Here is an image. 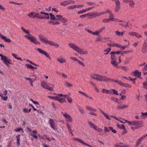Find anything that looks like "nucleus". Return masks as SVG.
<instances>
[{
    "instance_id": "nucleus-43",
    "label": "nucleus",
    "mask_w": 147,
    "mask_h": 147,
    "mask_svg": "<svg viewBox=\"0 0 147 147\" xmlns=\"http://www.w3.org/2000/svg\"><path fill=\"white\" fill-rule=\"evenodd\" d=\"M47 97L49 98H50L51 99L54 100H56V96H47Z\"/></svg>"
},
{
    "instance_id": "nucleus-14",
    "label": "nucleus",
    "mask_w": 147,
    "mask_h": 147,
    "mask_svg": "<svg viewBox=\"0 0 147 147\" xmlns=\"http://www.w3.org/2000/svg\"><path fill=\"white\" fill-rule=\"evenodd\" d=\"M51 127L53 129H55V122L53 119H51L49 121Z\"/></svg>"
},
{
    "instance_id": "nucleus-18",
    "label": "nucleus",
    "mask_w": 147,
    "mask_h": 147,
    "mask_svg": "<svg viewBox=\"0 0 147 147\" xmlns=\"http://www.w3.org/2000/svg\"><path fill=\"white\" fill-rule=\"evenodd\" d=\"M20 134H18L16 136V138H17V144L18 146H19L20 144Z\"/></svg>"
},
{
    "instance_id": "nucleus-54",
    "label": "nucleus",
    "mask_w": 147,
    "mask_h": 147,
    "mask_svg": "<svg viewBox=\"0 0 147 147\" xmlns=\"http://www.w3.org/2000/svg\"><path fill=\"white\" fill-rule=\"evenodd\" d=\"M26 61L27 62H29V63H30L31 64H32L33 65H34V66H38V65L36 64L35 63H33L31 61L28 60H26Z\"/></svg>"
},
{
    "instance_id": "nucleus-17",
    "label": "nucleus",
    "mask_w": 147,
    "mask_h": 147,
    "mask_svg": "<svg viewBox=\"0 0 147 147\" xmlns=\"http://www.w3.org/2000/svg\"><path fill=\"white\" fill-rule=\"evenodd\" d=\"M106 81L105 82H115L118 83L119 81H118L117 80H113L112 79H111L109 78H108L106 76Z\"/></svg>"
},
{
    "instance_id": "nucleus-42",
    "label": "nucleus",
    "mask_w": 147,
    "mask_h": 147,
    "mask_svg": "<svg viewBox=\"0 0 147 147\" xmlns=\"http://www.w3.org/2000/svg\"><path fill=\"white\" fill-rule=\"evenodd\" d=\"M143 85L144 86L143 88L145 89H147V78H146V82L143 83Z\"/></svg>"
},
{
    "instance_id": "nucleus-41",
    "label": "nucleus",
    "mask_w": 147,
    "mask_h": 147,
    "mask_svg": "<svg viewBox=\"0 0 147 147\" xmlns=\"http://www.w3.org/2000/svg\"><path fill=\"white\" fill-rule=\"evenodd\" d=\"M76 8V5H71L68 7V9H75Z\"/></svg>"
},
{
    "instance_id": "nucleus-58",
    "label": "nucleus",
    "mask_w": 147,
    "mask_h": 147,
    "mask_svg": "<svg viewBox=\"0 0 147 147\" xmlns=\"http://www.w3.org/2000/svg\"><path fill=\"white\" fill-rule=\"evenodd\" d=\"M90 84L92 85L95 88H96V84L95 83H93L91 81H90Z\"/></svg>"
},
{
    "instance_id": "nucleus-30",
    "label": "nucleus",
    "mask_w": 147,
    "mask_h": 147,
    "mask_svg": "<svg viewBox=\"0 0 147 147\" xmlns=\"http://www.w3.org/2000/svg\"><path fill=\"white\" fill-rule=\"evenodd\" d=\"M74 140L78 142H80L81 143L84 144H85V143L82 140L79 138H75L74 139Z\"/></svg>"
},
{
    "instance_id": "nucleus-60",
    "label": "nucleus",
    "mask_w": 147,
    "mask_h": 147,
    "mask_svg": "<svg viewBox=\"0 0 147 147\" xmlns=\"http://www.w3.org/2000/svg\"><path fill=\"white\" fill-rule=\"evenodd\" d=\"M128 34L131 36H135L136 34V33L134 32H129Z\"/></svg>"
},
{
    "instance_id": "nucleus-49",
    "label": "nucleus",
    "mask_w": 147,
    "mask_h": 147,
    "mask_svg": "<svg viewBox=\"0 0 147 147\" xmlns=\"http://www.w3.org/2000/svg\"><path fill=\"white\" fill-rule=\"evenodd\" d=\"M57 61H58L60 63H62L64 62V60L61 58H59L57 59Z\"/></svg>"
},
{
    "instance_id": "nucleus-31",
    "label": "nucleus",
    "mask_w": 147,
    "mask_h": 147,
    "mask_svg": "<svg viewBox=\"0 0 147 147\" xmlns=\"http://www.w3.org/2000/svg\"><path fill=\"white\" fill-rule=\"evenodd\" d=\"M0 57L1 58V60L3 61L7 60L6 57L5 56H3L1 54H0Z\"/></svg>"
},
{
    "instance_id": "nucleus-23",
    "label": "nucleus",
    "mask_w": 147,
    "mask_h": 147,
    "mask_svg": "<svg viewBox=\"0 0 147 147\" xmlns=\"http://www.w3.org/2000/svg\"><path fill=\"white\" fill-rule=\"evenodd\" d=\"M111 50V49L110 48H107V49L104 50L103 52L105 53L104 55H107L108 54L109 52Z\"/></svg>"
},
{
    "instance_id": "nucleus-34",
    "label": "nucleus",
    "mask_w": 147,
    "mask_h": 147,
    "mask_svg": "<svg viewBox=\"0 0 147 147\" xmlns=\"http://www.w3.org/2000/svg\"><path fill=\"white\" fill-rule=\"evenodd\" d=\"M66 127L68 129V130L69 131V132L72 131L71 126L69 123H66Z\"/></svg>"
},
{
    "instance_id": "nucleus-53",
    "label": "nucleus",
    "mask_w": 147,
    "mask_h": 147,
    "mask_svg": "<svg viewBox=\"0 0 147 147\" xmlns=\"http://www.w3.org/2000/svg\"><path fill=\"white\" fill-rule=\"evenodd\" d=\"M141 115L140 116V117H143L145 116V117H147V112L143 113V112H142L141 113Z\"/></svg>"
},
{
    "instance_id": "nucleus-44",
    "label": "nucleus",
    "mask_w": 147,
    "mask_h": 147,
    "mask_svg": "<svg viewBox=\"0 0 147 147\" xmlns=\"http://www.w3.org/2000/svg\"><path fill=\"white\" fill-rule=\"evenodd\" d=\"M86 9H85L82 10H81L80 11H78L77 13L78 14H82L83 13H85V12H86Z\"/></svg>"
},
{
    "instance_id": "nucleus-27",
    "label": "nucleus",
    "mask_w": 147,
    "mask_h": 147,
    "mask_svg": "<svg viewBox=\"0 0 147 147\" xmlns=\"http://www.w3.org/2000/svg\"><path fill=\"white\" fill-rule=\"evenodd\" d=\"M135 3L133 0H131L129 3V5L131 7H134Z\"/></svg>"
},
{
    "instance_id": "nucleus-55",
    "label": "nucleus",
    "mask_w": 147,
    "mask_h": 147,
    "mask_svg": "<svg viewBox=\"0 0 147 147\" xmlns=\"http://www.w3.org/2000/svg\"><path fill=\"white\" fill-rule=\"evenodd\" d=\"M78 109H79V111H80V113L81 114H83L84 113V111L83 109H82L80 107H79Z\"/></svg>"
},
{
    "instance_id": "nucleus-59",
    "label": "nucleus",
    "mask_w": 147,
    "mask_h": 147,
    "mask_svg": "<svg viewBox=\"0 0 147 147\" xmlns=\"http://www.w3.org/2000/svg\"><path fill=\"white\" fill-rule=\"evenodd\" d=\"M70 58L71 59L75 61H78V59H77L76 58L73 57H70Z\"/></svg>"
},
{
    "instance_id": "nucleus-35",
    "label": "nucleus",
    "mask_w": 147,
    "mask_h": 147,
    "mask_svg": "<svg viewBox=\"0 0 147 147\" xmlns=\"http://www.w3.org/2000/svg\"><path fill=\"white\" fill-rule=\"evenodd\" d=\"M10 60L9 59H8L6 61H3V63L8 66V64H11L10 62Z\"/></svg>"
},
{
    "instance_id": "nucleus-28",
    "label": "nucleus",
    "mask_w": 147,
    "mask_h": 147,
    "mask_svg": "<svg viewBox=\"0 0 147 147\" xmlns=\"http://www.w3.org/2000/svg\"><path fill=\"white\" fill-rule=\"evenodd\" d=\"M86 109L89 111H96V109L92 108L91 107L87 106L86 107Z\"/></svg>"
},
{
    "instance_id": "nucleus-26",
    "label": "nucleus",
    "mask_w": 147,
    "mask_h": 147,
    "mask_svg": "<svg viewBox=\"0 0 147 147\" xmlns=\"http://www.w3.org/2000/svg\"><path fill=\"white\" fill-rule=\"evenodd\" d=\"M11 55H12V56H13L16 59L18 60H20L21 61H22V60L21 59V58L20 57H17V55L16 54H15L12 53Z\"/></svg>"
},
{
    "instance_id": "nucleus-21",
    "label": "nucleus",
    "mask_w": 147,
    "mask_h": 147,
    "mask_svg": "<svg viewBox=\"0 0 147 147\" xmlns=\"http://www.w3.org/2000/svg\"><path fill=\"white\" fill-rule=\"evenodd\" d=\"M127 105H118L117 106V109H122L127 107Z\"/></svg>"
},
{
    "instance_id": "nucleus-40",
    "label": "nucleus",
    "mask_w": 147,
    "mask_h": 147,
    "mask_svg": "<svg viewBox=\"0 0 147 147\" xmlns=\"http://www.w3.org/2000/svg\"><path fill=\"white\" fill-rule=\"evenodd\" d=\"M130 59L129 58H126L125 59V61H124V64H128L130 61Z\"/></svg>"
},
{
    "instance_id": "nucleus-2",
    "label": "nucleus",
    "mask_w": 147,
    "mask_h": 147,
    "mask_svg": "<svg viewBox=\"0 0 147 147\" xmlns=\"http://www.w3.org/2000/svg\"><path fill=\"white\" fill-rule=\"evenodd\" d=\"M68 45L71 48L76 51L78 53H80L81 55H86L88 53V51L84 50V49H81L73 43H69L68 44Z\"/></svg>"
},
{
    "instance_id": "nucleus-51",
    "label": "nucleus",
    "mask_w": 147,
    "mask_h": 147,
    "mask_svg": "<svg viewBox=\"0 0 147 147\" xmlns=\"http://www.w3.org/2000/svg\"><path fill=\"white\" fill-rule=\"evenodd\" d=\"M92 34L94 35L98 36L100 35V32L98 31H96L95 32H93Z\"/></svg>"
},
{
    "instance_id": "nucleus-62",
    "label": "nucleus",
    "mask_w": 147,
    "mask_h": 147,
    "mask_svg": "<svg viewBox=\"0 0 147 147\" xmlns=\"http://www.w3.org/2000/svg\"><path fill=\"white\" fill-rule=\"evenodd\" d=\"M96 42H100L101 41V38L100 37H97L95 40Z\"/></svg>"
},
{
    "instance_id": "nucleus-8",
    "label": "nucleus",
    "mask_w": 147,
    "mask_h": 147,
    "mask_svg": "<svg viewBox=\"0 0 147 147\" xmlns=\"http://www.w3.org/2000/svg\"><path fill=\"white\" fill-rule=\"evenodd\" d=\"M39 15V14L38 13H37L34 12H31V13L28 14L27 16L30 18H38V17H40V16H38Z\"/></svg>"
},
{
    "instance_id": "nucleus-4",
    "label": "nucleus",
    "mask_w": 147,
    "mask_h": 147,
    "mask_svg": "<svg viewBox=\"0 0 147 147\" xmlns=\"http://www.w3.org/2000/svg\"><path fill=\"white\" fill-rule=\"evenodd\" d=\"M90 77L93 79L101 82H105L106 78V76H101L97 74H92L90 75Z\"/></svg>"
},
{
    "instance_id": "nucleus-11",
    "label": "nucleus",
    "mask_w": 147,
    "mask_h": 147,
    "mask_svg": "<svg viewBox=\"0 0 147 147\" xmlns=\"http://www.w3.org/2000/svg\"><path fill=\"white\" fill-rule=\"evenodd\" d=\"M114 147H129L128 145L123 143H117L114 145Z\"/></svg>"
},
{
    "instance_id": "nucleus-64",
    "label": "nucleus",
    "mask_w": 147,
    "mask_h": 147,
    "mask_svg": "<svg viewBox=\"0 0 147 147\" xmlns=\"http://www.w3.org/2000/svg\"><path fill=\"white\" fill-rule=\"evenodd\" d=\"M143 71H146L147 70V64L142 69Z\"/></svg>"
},
{
    "instance_id": "nucleus-6",
    "label": "nucleus",
    "mask_w": 147,
    "mask_h": 147,
    "mask_svg": "<svg viewBox=\"0 0 147 147\" xmlns=\"http://www.w3.org/2000/svg\"><path fill=\"white\" fill-rule=\"evenodd\" d=\"M62 97H64V95L63 94H59L56 96V100L58 101L60 103H63L64 102V99Z\"/></svg>"
},
{
    "instance_id": "nucleus-12",
    "label": "nucleus",
    "mask_w": 147,
    "mask_h": 147,
    "mask_svg": "<svg viewBox=\"0 0 147 147\" xmlns=\"http://www.w3.org/2000/svg\"><path fill=\"white\" fill-rule=\"evenodd\" d=\"M143 123L142 121H138L136 120L132 121V125H139Z\"/></svg>"
},
{
    "instance_id": "nucleus-19",
    "label": "nucleus",
    "mask_w": 147,
    "mask_h": 147,
    "mask_svg": "<svg viewBox=\"0 0 147 147\" xmlns=\"http://www.w3.org/2000/svg\"><path fill=\"white\" fill-rule=\"evenodd\" d=\"M110 54L111 55V60H117V58L115 54L112 51L110 53Z\"/></svg>"
},
{
    "instance_id": "nucleus-1",
    "label": "nucleus",
    "mask_w": 147,
    "mask_h": 147,
    "mask_svg": "<svg viewBox=\"0 0 147 147\" xmlns=\"http://www.w3.org/2000/svg\"><path fill=\"white\" fill-rule=\"evenodd\" d=\"M21 29L24 32L25 34H28L24 36V37L30 40V42L35 44L40 45V42L37 40L35 36L32 35L30 34L29 30H26L22 27H21Z\"/></svg>"
},
{
    "instance_id": "nucleus-33",
    "label": "nucleus",
    "mask_w": 147,
    "mask_h": 147,
    "mask_svg": "<svg viewBox=\"0 0 147 147\" xmlns=\"http://www.w3.org/2000/svg\"><path fill=\"white\" fill-rule=\"evenodd\" d=\"M25 79L26 80H30V83L31 85L32 86H33V82H34V81H33V80H32L30 78H25Z\"/></svg>"
},
{
    "instance_id": "nucleus-15",
    "label": "nucleus",
    "mask_w": 147,
    "mask_h": 147,
    "mask_svg": "<svg viewBox=\"0 0 147 147\" xmlns=\"http://www.w3.org/2000/svg\"><path fill=\"white\" fill-rule=\"evenodd\" d=\"M102 92L103 93L109 94H113L111 92V90H107L105 89H103L102 90Z\"/></svg>"
},
{
    "instance_id": "nucleus-50",
    "label": "nucleus",
    "mask_w": 147,
    "mask_h": 147,
    "mask_svg": "<svg viewBox=\"0 0 147 147\" xmlns=\"http://www.w3.org/2000/svg\"><path fill=\"white\" fill-rule=\"evenodd\" d=\"M78 63L80 65H82L83 67H85V65L84 64V63L82 61H80L79 60H78V61H77Z\"/></svg>"
},
{
    "instance_id": "nucleus-16",
    "label": "nucleus",
    "mask_w": 147,
    "mask_h": 147,
    "mask_svg": "<svg viewBox=\"0 0 147 147\" xmlns=\"http://www.w3.org/2000/svg\"><path fill=\"white\" fill-rule=\"evenodd\" d=\"M134 75L138 77H139L141 75V72H139L138 70H136L133 72Z\"/></svg>"
},
{
    "instance_id": "nucleus-46",
    "label": "nucleus",
    "mask_w": 147,
    "mask_h": 147,
    "mask_svg": "<svg viewBox=\"0 0 147 147\" xmlns=\"http://www.w3.org/2000/svg\"><path fill=\"white\" fill-rule=\"evenodd\" d=\"M67 99L68 102L70 103H72V99L70 97H67Z\"/></svg>"
},
{
    "instance_id": "nucleus-10",
    "label": "nucleus",
    "mask_w": 147,
    "mask_h": 147,
    "mask_svg": "<svg viewBox=\"0 0 147 147\" xmlns=\"http://www.w3.org/2000/svg\"><path fill=\"white\" fill-rule=\"evenodd\" d=\"M40 14H44L45 16H40L38 17V18L40 19H49V14L47 13H45L43 12H41L40 13Z\"/></svg>"
},
{
    "instance_id": "nucleus-61",
    "label": "nucleus",
    "mask_w": 147,
    "mask_h": 147,
    "mask_svg": "<svg viewBox=\"0 0 147 147\" xmlns=\"http://www.w3.org/2000/svg\"><path fill=\"white\" fill-rule=\"evenodd\" d=\"M32 76L34 78L32 80H33V81H35L37 78V76L35 74H33L32 75Z\"/></svg>"
},
{
    "instance_id": "nucleus-3",
    "label": "nucleus",
    "mask_w": 147,
    "mask_h": 147,
    "mask_svg": "<svg viewBox=\"0 0 147 147\" xmlns=\"http://www.w3.org/2000/svg\"><path fill=\"white\" fill-rule=\"evenodd\" d=\"M38 37L40 40L45 44H48L51 46H54L56 47H58L59 46V45L57 43L48 40L47 38L43 36L41 34H39Z\"/></svg>"
},
{
    "instance_id": "nucleus-5",
    "label": "nucleus",
    "mask_w": 147,
    "mask_h": 147,
    "mask_svg": "<svg viewBox=\"0 0 147 147\" xmlns=\"http://www.w3.org/2000/svg\"><path fill=\"white\" fill-rule=\"evenodd\" d=\"M41 85L42 87L43 88L47 89L51 91H53V88L55 86L54 84L48 83L44 81L42 82Z\"/></svg>"
},
{
    "instance_id": "nucleus-29",
    "label": "nucleus",
    "mask_w": 147,
    "mask_h": 147,
    "mask_svg": "<svg viewBox=\"0 0 147 147\" xmlns=\"http://www.w3.org/2000/svg\"><path fill=\"white\" fill-rule=\"evenodd\" d=\"M49 23L50 24H51L53 25L58 24L60 23L59 22H55L52 21H49Z\"/></svg>"
},
{
    "instance_id": "nucleus-25",
    "label": "nucleus",
    "mask_w": 147,
    "mask_h": 147,
    "mask_svg": "<svg viewBox=\"0 0 147 147\" xmlns=\"http://www.w3.org/2000/svg\"><path fill=\"white\" fill-rule=\"evenodd\" d=\"M49 15L50 16V20H55L57 19V18H56L54 15L52 14L51 13H50L49 14Z\"/></svg>"
},
{
    "instance_id": "nucleus-22",
    "label": "nucleus",
    "mask_w": 147,
    "mask_h": 147,
    "mask_svg": "<svg viewBox=\"0 0 147 147\" xmlns=\"http://www.w3.org/2000/svg\"><path fill=\"white\" fill-rule=\"evenodd\" d=\"M3 40L5 42H11V40L9 38H7V37L4 36H2V38Z\"/></svg>"
},
{
    "instance_id": "nucleus-56",
    "label": "nucleus",
    "mask_w": 147,
    "mask_h": 147,
    "mask_svg": "<svg viewBox=\"0 0 147 147\" xmlns=\"http://www.w3.org/2000/svg\"><path fill=\"white\" fill-rule=\"evenodd\" d=\"M135 36H136V37L138 38H142V35L137 33H136V34Z\"/></svg>"
},
{
    "instance_id": "nucleus-9",
    "label": "nucleus",
    "mask_w": 147,
    "mask_h": 147,
    "mask_svg": "<svg viewBox=\"0 0 147 147\" xmlns=\"http://www.w3.org/2000/svg\"><path fill=\"white\" fill-rule=\"evenodd\" d=\"M142 52L144 53H146L147 51V43L144 42L143 43L141 50Z\"/></svg>"
},
{
    "instance_id": "nucleus-36",
    "label": "nucleus",
    "mask_w": 147,
    "mask_h": 147,
    "mask_svg": "<svg viewBox=\"0 0 147 147\" xmlns=\"http://www.w3.org/2000/svg\"><path fill=\"white\" fill-rule=\"evenodd\" d=\"M65 84L66 86L68 87H71L73 86V85L72 84L68 82H65Z\"/></svg>"
},
{
    "instance_id": "nucleus-37",
    "label": "nucleus",
    "mask_w": 147,
    "mask_h": 147,
    "mask_svg": "<svg viewBox=\"0 0 147 147\" xmlns=\"http://www.w3.org/2000/svg\"><path fill=\"white\" fill-rule=\"evenodd\" d=\"M117 68H121L123 70L125 71H126V70L127 69V67H125V66H122L117 67Z\"/></svg>"
},
{
    "instance_id": "nucleus-39",
    "label": "nucleus",
    "mask_w": 147,
    "mask_h": 147,
    "mask_svg": "<svg viewBox=\"0 0 147 147\" xmlns=\"http://www.w3.org/2000/svg\"><path fill=\"white\" fill-rule=\"evenodd\" d=\"M111 100L114 102L118 103V99L114 97H111Z\"/></svg>"
},
{
    "instance_id": "nucleus-7",
    "label": "nucleus",
    "mask_w": 147,
    "mask_h": 147,
    "mask_svg": "<svg viewBox=\"0 0 147 147\" xmlns=\"http://www.w3.org/2000/svg\"><path fill=\"white\" fill-rule=\"evenodd\" d=\"M37 50L39 53L42 55H44L45 57L48 58L50 60L51 59V58L49 55L46 52L42 50V49L39 48H38L37 49Z\"/></svg>"
},
{
    "instance_id": "nucleus-13",
    "label": "nucleus",
    "mask_w": 147,
    "mask_h": 147,
    "mask_svg": "<svg viewBox=\"0 0 147 147\" xmlns=\"http://www.w3.org/2000/svg\"><path fill=\"white\" fill-rule=\"evenodd\" d=\"M65 118H66V121L67 122H71L72 121V118L71 116L66 113H65Z\"/></svg>"
},
{
    "instance_id": "nucleus-20",
    "label": "nucleus",
    "mask_w": 147,
    "mask_h": 147,
    "mask_svg": "<svg viewBox=\"0 0 147 147\" xmlns=\"http://www.w3.org/2000/svg\"><path fill=\"white\" fill-rule=\"evenodd\" d=\"M100 111V113H102L105 116V117L107 119L111 120V119L109 118V115L108 114L105 113L102 111V110L100 109H99Z\"/></svg>"
},
{
    "instance_id": "nucleus-47",
    "label": "nucleus",
    "mask_w": 147,
    "mask_h": 147,
    "mask_svg": "<svg viewBox=\"0 0 147 147\" xmlns=\"http://www.w3.org/2000/svg\"><path fill=\"white\" fill-rule=\"evenodd\" d=\"M123 86L125 87H128L130 88H131V86L130 84L127 83L124 84Z\"/></svg>"
},
{
    "instance_id": "nucleus-38",
    "label": "nucleus",
    "mask_w": 147,
    "mask_h": 147,
    "mask_svg": "<svg viewBox=\"0 0 147 147\" xmlns=\"http://www.w3.org/2000/svg\"><path fill=\"white\" fill-rule=\"evenodd\" d=\"M120 8V5H116L115 11V12H117Z\"/></svg>"
},
{
    "instance_id": "nucleus-48",
    "label": "nucleus",
    "mask_w": 147,
    "mask_h": 147,
    "mask_svg": "<svg viewBox=\"0 0 147 147\" xmlns=\"http://www.w3.org/2000/svg\"><path fill=\"white\" fill-rule=\"evenodd\" d=\"M111 90V92L112 91L113 92V94H115L116 95H118L119 94L118 93V92L116 90L114 89H112Z\"/></svg>"
},
{
    "instance_id": "nucleus-63",
    "label": "nucleus",
    "mask_w": 147,
    "mask_h": 147,
    "mask_svg": "<svg viewBox=\"0 0 147 147\" xmlns=\"http://www.w3.org/2000/svg\"><path fill=\"white\" fill-rule=\"evenodd\" d=\"M105 29V27H103L101 28H100L99 30L98 31L100 33L102 32Z\"/></svg>"
},
{
    "instance_id": "nucleus-57",
    "label": "nucleus",
    "mask_w": 147,
    "mask_h": 147,
    "mask_svg": "<svg viewBox=\"0 0 147 147\" xmlns=\"http://www.w3.org/2000/svg\"><path fill=\"white\" fill-rule=\"evenodd\" d=\"M141 141L139 139H138L136 143L135 146L136 147L138 146V145L140 144Z\"/></svg>"
},
{
    "instance_id": "nucleus-45",
    "label": "nucleus",
    "mask_w": 147,
    "mask_h": 147,
    "mask_svg": "<svg viewBox=\"0 0 147 147\" xmlns=\"http://www.w3.org/2000/svg\"><path fill=\"white\" fill-rule=\"evenodd\" d=\"M102 21L103 23H105L107 22H109V18L105 19H103L102 20Z\"/></svg>"
},
{
    "instance_id": "nucleus-24",
    "label": "nucleus",
    "mask_w": 147,
    "mask_h": 147,
    "mask_svg": "<svg viewBox=\"0 0 147 147\" xmlns=\"http://www.w3.org/2000/svg\"><path fill=\"white\" fill-rule=\"evenodd\" d=\"M116 61L117 60H112V61L111 62V63L113 65L115 66L117 68V67H119V66L117 65Z\"/></svg>"
},
{
    "instance_id": "nucleus-52",
    "label": "nucleus",
    "mask_w": 147,
    "mask_h": 147,
    "mask_svg": "<svg viewBox=\"0 0 147 147\" xmlns=\"http://www.w3.org/2000/svg\"><path fill=\"white\" fill-rule=\"evenodd\" d=\"M27 129L29 131H30V132H32L33 133H34L35 134H37V132H36V131L34 130V131H32L29 128V127H27Z\"/></svg>"
},
{
    "instance_id": "nucleus-32",
    "label": "nucleus",
    "mask_w": 147,
    "mask_h": 147,
    "mask_svg": "<svg viewBox=\"0 0 147 147\" xmlns=\"http://www.w3.org/2000/svg\"><path fill=\"white\" fill-rule=\"evenodd\" d=\"M56 17L59 20L62 21L63 20V18L62 16H61L60 15H58L56 16Z\"/></svg>"
}]
</instances>
